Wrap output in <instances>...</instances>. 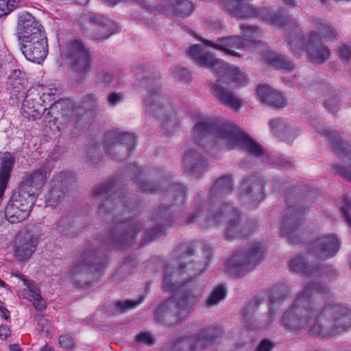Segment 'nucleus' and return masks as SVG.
<instances>
[{"instance_id":"32","label":"nucleus","mask_w":351,"mask_h":351,"mask_svg":"<svg viewBox=\"0 0 351 351\" xmlns=\"http://www.w3.org/2000/svg\"><path fill=\"white\" fill-rule=\"evenodd\" d=\"M221 334V330L214 327L204 330L199 334V346L206 347L208 344Z\"/></svg>"},{"instance_id":"52","label":"nucleus","mask_w":351,"mask_h":351,"mask_svg":"<svg viewBox=\"0 0 351 351\" xmlns=\"http://www.w3.org/2000/svg\"><path fill=\"white\" fill-rule=\"evenodd\" d=\"M113 80V75L110 72H105L100 74L98 77L97 82L104 86L110 85Z\"/></svg>"},{"instance_id":"23","label":"nucleus","mask_w":351,"mask_h":351,"mask_svg":"<svg viewBox=\"0 0 351 351\" xmlns=\"http://www.w3.org/2000/svg\"><path fill=\"white\" fill-rule=\"evenodd\" d=\"M256 92L263 102L269 106L280 108L285 105V100L281 94L268 86H259Z\"/></svg>"},{"instance_id":"28","label":"nucleus","mask_w":351,"mask_h":351,"mask_svg":"<svg viewBox=\"0 0 351 351\" xmlns=\"http://www.w3.org/2000/svg\"><path fill=\"white\" fill-rule=\"evenodd\" d=\"M193 10L192 3L187 0H173L168 7V10L175 15H189Z\"/></svg>"},{"instance_id":"1","label":"nucleus","mask_w":351,"mask_h":351,"mask_svg":"<svg viewBox=\"0 0 351 351\" xmlns=\"http://www.w3.org/2000/svg\"><path fill=\"white\" fill-rule=\"evenodd\" d=\"M187 266L186 263H181L179 268L168 267L165 271L164 291L177 292L156 309L154 317L158 322L173 324L195 308L196 275L189 278L191 268Z\"/></svg>"},{"instance_id":"9","label":"nucleus","mask_w":351,"mask_h":351,"mask_svg":"<svg viewBox=\"0 0 351 351\" xmlns=\"http://www.w3.org/2000/svg\"><path fill=\"white\" fill-rule=\"evenodd\" d=\"M64 53L67 61L77 73H86L90 71V53L81 40H72L66 47Z\"/></svg>"},{"instance_id":"24","label":"nucleus","mask_w":351,"mask_h":351,"mask_svg":"<svg viewBox=\"0 0 351 351\" xmlns=\"http://www.w3.org/2000/svg\"><path fill=\"white\" fill-rule=\"evenodd\" d=\"M197 343L196 335L173 339L168 346L169 351H195Z\"/></svg>"},{"instance_id":"22","label":"nucleus","mask_w":351,"mask_h":351,"mask_svg":"<svg viewBox=\"0 0 351 351\" xmlns=\"http://www.w3.org/2000/svg\"><path fill=\"white\" fill-rule=\"evenodd\" d=\"M141 225L137 221H129L121 225V232L112 239L121 246H127L132 243L137 233L141 230Z\"/></svg>"},{"instance_id":"36","label":"nucleus","mask_w":351,"mask_h":351,"mask_svg":"<svg viewBox=\"0 0 351 351\" xmlns=\"http://www.w3.org/2000/svg\"><path fill=\"white\" fill-rule=\"evenodd\" d=\"M232 189V178L229 176H222L216 180L213 190L215 192L220 191L230 193Z\"/></svg>"},{"instance_id":"17","label":"nucleus","mask_w":351,"mask_h":351,"mask_svg":"<svg viewBox=\"0 0 351 351\" xmlns=\"http://www.w3.org/2000/svg\"><path fill=\"white\" fill-rule=\"evenodd\" d=\"M145 108L147 113L156 117L173 112V106L167 97L158 88L150 90L145 99Z\"/></svg>"},{"instance_id":"57","label":"nucleus","mask_w":351,"mask_h":351,"mask_svg":"<svg viewBox=\"0 0 351 351\" xmlns=\"http://www.w3.org/2000/svg\"><path fill=\"white\" fill-rule=\"evenodd\" d=\"M188 56L191 59L195 62H197V45H193L190 47L188 51Z\"/></svg>"},{"instance_id":"12","label":"nucleus","mask_w":351,"mask_h":351,"mask_svg":"<svg viewBox=\"0 0 351 351\" xmlns=\"http://www.w3.org/2000/svg\"><path fill=\"white\" fill-rule=\"evenodd\" d=\"M85 20L89 23L91 35L96 40L108 38L119 31L112 21L101 14L88 13L85 16Z\"/></svg>"},{"instance_id":"27","label":"nucleus","mask_w":351,"mask_h":351,"mask_svg":"<svg viewBox=\"0 0 351 351\" xmlns=\"http://www.w3.org/2000/svg\"><path fill=\"white\" fill-rule=\"evenodd\" d=\"M339 311L342 312V317L338 316L336 317L335 319L340 321L339 324L341 322L346 324V325L342 326V329L345 330L351 326V311H348L347 308H342L340 306H335L333 308L325 306L321 312L320 315H326L327 314L333 315L335 313H338Z\"/></svg>"},{"instance_id":"13","label":"nucleus","mask_w":351,"mask_h":351,"mask_svg":"<svg viewBox=\"0 0 351 351\" xmlns=\"http://www.w3.org/2000/svg\"><path fill=\"white\" fill-rule=\"evenodd\" d=\"M324 134L330 140L336 154L339 158L344 159L348 167L346 169L337 166L335 167L336 173L339 174L346 180L351 182V149L348 145L343 143L339 137V133L336 131H326Z\"/></svg>"},{"instance_id":"42","label":"nucleus","mask_w":351,"mask_h":351,"mask_svg":"<svg viewBox=\"0 0 351 351\" xmlns=\"http://www.w3.org/2000/svg\"><path fill=\"white\" fill-rule=\"evenodd\" d=\"M287 293L288 291H287V288L285 285H280L275 287L272 289V297L271 299V302L274 303L278 300H283L285 298H286Z\"/></svg>"},{"instance_id":"11","label":"nucleus","mask_w":351,"mask_h":351,"mask_svg":"<svg viewBox=\"0 0 351 351\" xmlns=\"http://www.w3.org/2000/svg\"><path fill=\"white\" fill-rule=\"evenodd\" d=\"M38 243V237L29 228L21 230L17 234L15 245L14 254L19 261L29 258L36 250Z\"/></svg>"},{"instance_id":"54","label":"nucleus","mask_w":351,"mask_h":351,"mask_svg":"<svg viewBox=\"0 0 351 351\" xmlns=\"http://www.w3.org/2000/svg\"><path fill=\"white\" fill-rule=\"evenodd\" d=\"M138 184L141 189L145 192L152 193L157 189L156 184L154 183H150L145 181H140Z\"/></svg>"},{"instance_id":"43","label":"nucleus","mask_w":351,"mask_h":351,"mask_svg":"<svg viewBox=\"0 0 351 351\" xmlns=\"http://www.w3.org/2000/svg\"><path fill=\"white\" fill-rule=\"evenodd\" d=\"M166 228L164 226H157L152 228L150 230H148L145 233V239L146 241H152L160 236H162L165 234Z\"/></svg>"},{"instance_id":"8","label":"nucleus","mask_w":351,"mask_h":351,"mask_svg":"<svg viewBox=\"0 0 351 351\" xmlns=\"http://www.w3.org/2000/svg\"><path fill=\"white\" fill-rule=\"evenodd\" d=\"M106 262L97 247L88 243L76 265L71 269V274L75 278L86 276L89 272L99 271L105 267Z\"/></svg>"},{"instance_id":"59","label":"nucleus","mask_w":351,"mask_h":351,"mask_svg":"<svg viewBox=\"0 0 351 351\" xmlns=\"http://www.w3.org/2000/svg\"><path fill=\"white\" fill-rule=\"evenodd\" d=\"M10 330L6 325L0 326V337L3 339H7L10 335Z\"/></svg>"},{"instance_id":"44","label":"nucleus","mask_w":351,"mask_h":351,"mask_svg":"<svg viewBox=\"0 0 351 351\" xmlns=\"http://www.w3.org/2000/svg\"><path fill=\"white\" fill-rule=\"evenodd\" d=\"M16 7L15 0H0V17L9 14Z\"/></svg>"},{"instance_id":"35","label":"nucleus","mask_w":351,"mask_h":351,"mask_svg":"<svg viewBox=\"0 0 351 351\" xmlns=\"http://www.w3.org/2000/svg\"><path fill=\"white\" fill-rule=\"evenodd\" d=\"M143 297H140L135 300H120L115 304V311L117 313H123L125 311L136 308L143 301Z\"/></svg>"},{"instance_id":"33","label":"nucleus","mask_w":351,"mask_h":351,"mask_svg":"<svg viewBox=\"0 0 351 351\" xmlns=\"http://www.w3.org/2000/svg\"><path fill=\"white\" fill-rule=\"evenodd\" d=\"M289 268L293 271L302 272L306 275H311L315 272V268L306 265L304 259L300 256L294 258L290 262Z\"/></svg>"},{"instance_id":"38","label":"nucleus","mask_w":351,"mask_h":351,"mask_svg":"<svg viewBox=\"0 0 351 351\" xmlns=\"http://www.w3.org/2000/svg\"><path fill=\"white\" fill-rule=\"evenodd\" d=\"M197 153L195 150H189L184 155V166L188 173H193L197 166Z\"/></svg>"},{"instance_id":"5","label":"nucleus","mask_w":351,"mask_h":351,"mask_svg":"<svg viewBox=\"0 0 351 351\" xmlns=\"http://www.w3.org/2000/svg\"><path fill=\"white\" fill-rule=\"evenodd\" d=\"M223 6L234 16L239 18L245 19L256 15H262L263 17L271 24L278 26L289 27H298V24L294 19H289L284 16H277L267 9H263L260 11L250 6L245 5L239 0H221Z\"/></svg>"},{"instance_id":"51","label":"nucleus","mask_w":351,"mask_h":351,"mask_svg":"<svg viewBox=\"0 0 351 351\" xmlns=\"http://www.w3.org/2000/svg\"><path fill=\"white\" fill-rule=\"evenodd\" d=\"M339 56L343 62H348L351 57V49L345 45L339 47Z\"/></svg>"},{"instance_id":"53","label":"nucleus","mask_w":351,"mask_h":351,"mask_svg":"<svg viewBox=\"0 0 351 351\" xmlns=\"http://www.w3.org/2000/svg\"><path fill=\"white\" fill-rule=\"evenodd\" d=\"M169 217L170 214L167 212V207L165 206H161L156 211L155 219L167 221Z\"/></svg>"},{"instance_id":"25","label":"nucleus","mask_w":351,"mask_h":351,"mask_svg":"<svg viewBox=\"0 0 351 351\" xmlns=\"http://www.w3.org/2000/svg\"><path fill=\"white\" fill-rule=\"evenodd\" d=\"M19 277L24 282V284L29 289L26 293L27 298L33 302L36 310L40 311H43L46 308V304L42 298L35 283L25 279L23 276H19Z\"/></svg>"},{"instance_id":"60","label":"nucleus","mask_w":351,"mask_h":351,"mask_svg":"<svg viewBox=\"0 0 351 351\" xmlns=\"http://www.w3.org/2000/svg\"><path fill=\"white\" fill-rule=\"evenodd\" d=\"M58 92V89L56 88H46L42 93V99H45L47 97L55 95Z\"/></svg>"},{"instance_id":"21","label":"nucleus","mask_w":351,"mask_h":351,"mask_svg":"<svg viewBox=\"0 0 351 351\" xmlns=\"http://www.w3.org/2000/svg\"><path fill=\"white\" fill-rule=\"evenodd\" d=\"M75 182L74 176L69 173H60L53 180V187L50 191L49 202L58 204L64 198V192L69 190Z\"/></svg>"},{"instance_id":"7","label":"nucleus","mask_w":351,"mask_h":351,"mask_svg":"<svg viewBox=\"0 0 351 351\" xmlns=\"http://www.w3.org/2000/svg\"><path fill=\"white\" fill-rule=\"evenodd\" d=\"M36 200L21 191H14L5 208V217L11 223L24 221L29 215Z\"/></svg>"},{"instance_id":"61","label":"nucleus","mask_w":351,"mask_h":351,"mask_svg":"<svg viewBox=\"0 0 351 351\" xmlns=\"http://www.w3.org/2000/svg\"><path fill=\"white\" fill-rule=\"evenodd\" d=\"M35 319L38 322V324L42 327V330H44L45 326L48 325V321L42 315L37 314L35 316Z\"/></svg>"},{"instance_id":"37","label":"nucleus","mask_w":351,"mask_h":351,"mask_svg":"<svg viewBox=\"0 0 351 351\" xmlns=\"http://www.w3.org/2000/svg\"><path fill=\"white\" fill-rule=\"evenodd\" d=\"M226 295V291L225 288L222 285L217 286L206 300L207 306L210 307L217 304L225 298Z\"/></svg>"},{"instance_id":"50","label":"nucleus","mask_w":351,"mask_h":351,"mask_svg":"<svg viewBox=\"0 0 351 351\" xmlns=\"http://www.w3.org/2000/svg\"><path fill=\"white\" fill-rule=\"evenodd\" d=\"M202 257L204 258L203 261H202V264L204 265V267H203V270L205 269V267H207L208 263H209V261L212 256V254H213V251H212V249L206 245H204L202 247Z\"/></svg>"},{"instance_id":"15","label":"nucleus","mask_w":351,"mask_h":351,"mask_svg":"<svg viewBox=\"0 0 351 351\" xmlns=\"http://www.w3.org/2000/svg\"><path fill=\"white\" fill-rule=\"evenodd\" d=\"M45 103V99H42L40 91L37 88H30L21 106L23 116L29 119H39L47 108Z\"/></svg>"},{"instance_id":"47","label":"nucleus","mask_w":351,"mask_h":351,"mask_svg":"<svg viewBox=\"0 0 351 351\" xmlns=\"http://www.w3.org/2000/svg\"><path fill=\"white\" fill-rule=\"evenodd\" d=\"M110 189H111L110 183L104 184L97 187H95L93 189V194H94V195H95L97 197L101 196L102 197H106V196L109 193Z\"/></svg>"},{"instance_id":"20","label":"nucleus","mask_w":351,"mask_h":351,"mask_svg":"<svg viewBox=\"0 0 351 351\" xmlns=\"http://www.w3.org/2000/svg\"><path fill=\"white\" fill-rule=\"evenodd\" d=\"M339 241L335 235H328L315 240L310 247V253L319 258L333 256L339 250Z\"/></svg>"},{"instance_id":"41","label":"nucleus","mask_w":351,"mask_h":351,"mask_svg":"<svg viewBox=\"0 0 351 351\" xmlns=\"http://www.w3.org/2000/svg\"><path fill=\"white\" fill-rule=\"evenodd\" d=\"M122 200L119 199L116 201L115 197L110 195L107 199H106L99 206V210L101 213H109L110 209L113 210L112 206H118V204H122Z\"/></svg>"},{"instance_id":"19","label":"nucleus","mask_w":351,"mask_h":351,"mask_svg":"<svg viewBox=\"0 0 351 351\" xmlns=\"http://www.w3.org/2000/svg\"><path fill=\"white\" fill-rule=\"evenodd\" d=\"M199 41L202 42L206 45L211 46L214 49L223 51L226 54H230L234 56H239V54L234 51V49L249 48L252 44L255 45V42L244 39L240 36H231L221 38L219 40V43L216 44L199 36Z\"/></svg>"},{"instance_id":"34","label":"nucleus","mask_w":351,"mask_h":351,"mask_svg":"<svg viewBox=\"0 0 351 351\" xmlns=\"http://www.w3.org/2000/svg\"><path fill=\"white\" fill-rule=\"evenodd\" d=\"M164 128L169 133H171L178 128V123L174 115V110L170 114L164 113L163 116L157 117Z\"/></svg>"},{"instance_id":"4","label":"nucleus","mask_w":351,"mask_h":351,"mask_svg":"<svg viewBox=\"0 0 351 351\" xmlns=\"http://www.w3.org/2000/svg\"><path fill=\"white\" fill-rule=\"evenodd\" d=\"M198 127L199 135L210 134L224 140L228 149L238 147L255 156H260L263 153V147L258 143L231 123L220 124L199 117Z\"/></svg>"},{"instance_id":"58","label":"nucleus","mask_w":351,"mask_h":351,"mask_svg":"<svg viewBox=\"0 0 351 351\" xmlns=\"http://www.w3.org/2000/svg\"><path fill=\"white\" fill-rule=\"evenodd\" d=\"M195 252L194 246L191 244H187L185 249L183 250V257L184 258H189L193 255Z\"/></svg>"},{"instance_id":"3","label":"nucleus","mask_w":351,"mask_h":351,"mask_svg":"<svg viewBox=\"0 0 351 351\" xmlns=\"http://www.w3.org/2000/svg\"><path fill=\"white\" fill-rule=\"evenodd\" d=\"M313 29L310 32L306 41L300 38L289 36L288 43L291 50L297 55L304 51V48L308 57L313 62L322 64L330 56V50L320 43L322 38L333 40L338 35V32L326 20L315 19L311 21Z\"/></svg>"},{"instance_id":"55","label":"nucleus","mask_w":351,"mask_h":351,"mask_svg":"<svg viewBox=\"0 0 351 351\" xmlns=\"http://www.w3.org/2000/svg\"><path fill=\"white\" fill-rule=\"evenodd\" d=\"M241 29L245 33V36L251 37L250 34H254L255 36L261 35V32L255 27L243 25L241 26Z\"/></svg>"},{"instance_id":"2","label":"nucleus","mask_w":351,"mask_h":351,"mask_svg":"<svg viewBox=\"0 0 351 351\" xmlns=\"http://www.w3.org/2000/svg\"><path fill=\"white\" fill-rule=\"evenodd\" d=\"M199 64L214 67L217 77V83L212 85L213 94L216 96L220 102L229 108L237 110L241 106V99L235 97L231 92L226 90L222 84L230 85L235 84L234 86H241L246 84L245 75L237 68H231L225 64L211 54L200 55L199 53Z\"/></svg>"},{"instance_id":"6","label":"nucleus","mask_w":351,"mask_h":351,"mask_svg":"<svg viewBox=\"0 0 351 351\" xmlns=\"http://www.w3.org/2000/svg\"><path fill=\"white\" fill-rule=\"evenodd\" d=\"M263 247L254 244L247 254L235 253L227 262V269L236 278L251 271L263 259Z\"/></svg>"},{"instance_id":"39","label":"nucleus","mask_w":351,"mask_h":351,"mask_svg":"<svg viewBox=\"0 0 351 351\" xmlns=\"http://www.w3.org/2000/svg\"><path fill=\"white\" fill-rule=\"evenodd\" d=\"M8 80L10 84L14 88H19L21 86H23L27 82L25 73L20 69H15L9 75Z\"/></svg>"},{"instance_id":"63","label":"nucleus","mask_w":351,"mask_h":351,"mask_svg":"<svg viewBox=\"0 0 351 351\" xmlns=\"http://www.w3.org/2000/svg\"><path fill=\"white\" fill-rule=\"evenodd\" d=\"M320 315H318L317 313H315L314 311L312 312V314L311 315L309 316V319L307 320V322H306V320H304L303 322H305V325L307 324V323H311V322H317L318 321V319L317 317H319Z\"/></svg>"},{"instance_id":"30","label":"nucleus","mask_w":351,"mask_h":351,"mask_svg":"<svg viewBox=\"0 0 351 351\" xmlns=\"http://www.w3.org/2000/svg\"><path fill=\"white\" fill-rule=\"evenodd\" d=\"M222 213H224L225 215H227L228 218L230 219L228 221V228L227 231V236L233 237L236 233H237V230L239 229L237 227V221H238L239 213L236 210H234L229 205H224L223 206Z\"/></svg>"},{"instance_id":"18","label":"nucleus","mask_w":351,"mask_h":351,"mask_svg":"<svg viewBox=\"0 0 351 351\" xmlns=\"http://www.w3.org/2000/svg\"><path fill=\"white\" fill-rule=\"evenodd\" d=\"M21 50L27 60L40 64L45 59L48 53L47 37L22 42Z\"/></svg>"},{"instance_id":"45","label":"nucleus","mask_w":351,"mask_h":351,"mask_svg":"<svg viewBox=\"0 0 351 351\" xmlns=\"http://www.w3.org/2000/svg\"><path fill=\"white\" fill-rule=\"evenodd\" d=\"M289 212L291 215V218L287 219L285 221H283V226L285 227L287 225L291 224V223L293 225V229H295L298 226V223H295V221L298 219V216L300 215L301 212L300 210L294 208H289Z\"/></svg>"},{"instance_id":"49","label":"nucleus","mask_w":351,"mask_h":351,"mask_svg":"<svg viewBox=\"0 0 351 351\" xmlns=\"http://www.w3.org/2000/svg\"><path fill=\"white\" fill-rule=\"evenodd\" d=\"M59 344L60 347L65 350H71L74 346V342L73 339L67 335H63L60 337Z\"/></svg>"},{"instance_id":"56","label":"nucleus","mask_w":351,"mask_h":351,"mask_svg":"<svg viewBox=\"0 0 351 351\" xmlns=\"http://www.w3.org/2000/svg\"><path fill=\"white\" fill-rule=\"evenodd\" d=\"M273 344L268 340L262 341L257 347V351H270L272 348Z\"/></svg>"},{"instance_id":"62","label":"nucleus","mask_w":351,"mask_h":351,"mask_svg":"<svg viewBox=\"0 0 351 351\" xmlns=\"http://www.w3.org/2000/svg\"><path fill=\"white\" fill-rule=\"evenodd\" d=\"M96 96L94 94L88 95L84 97V100L90 103L88 106H93L96 101Z\"/></svg>"},{"instance_id":"16","label":"nucleus","mask_w":351,"mask_h":351,"mask_svg":"<svg viewBox=\"0 0 351 351\" xmlns=\"http://www.w3.org/2000/svg\"><path fill=\"white\" fill-rule=\"evenodd\" d=\"M18 32L21 43L46 37L39 23L28 12L23 13L19 16Z\"/></svg>"},{"instance_id":"29","label":"nucleus","mask_w":351,"mask_h":351,"mask_svg":"<svg viewBox=\"0 0 351 351\" xmlns=\"http://www.w3.org/2000/svg\"><path fill=\"white\" fill-rule=\"evenodd\" d=\"M326 291L327 289L321 286V285L313 282L306 287L304 291L298 296L295 300V304L300 305L301 304H304V303L308 304V299L310 296L313 295V293H317L322 294L324 293Z\"/></svg>"},{"instance_id":"10","label":"nucleus","mask_w":351,"mask_h":351,"mask_svg":"<svg viewBox=\"0 0 351 351\" xmlns=\"http://www.w3.org/2000/svg\"><path fill=\"white\" fill-rule=\"evenodd\" d=\"M51 169L46 165L36 169L23 177L18 190L33 197L36 200L40 190L49 177Z\"/></svg>"},{"instance_id":"31","label":"nucleus","mask_w":351,"mask_h":351,"mask_svg":"<svg viewBox=\"0 0 351 351\" xmlns=\"http://www.w3.org/2000/svg\"><path fill=\"white\" fill-rule=\"evenodd\" d=\"M168 197L173 199L171 206H180L184 204L186 198V191L184 187L178 184H175L171 186V191H168Z\"/></svg>"},{"instance_id":"46","label":"nucleus","mask_w":351,"mask_h":351,"mask_svg":"<svg viewBox=\"0 0 351 351\" xmlns=\"http://www.w3.org/2000/svg\"><path fill=\"white\" fill-rule=\"evenodd\" d=\"M136 340L138 342H141L148 346H152L155 343L154 336L149 332L140 333L136 336Z\"/></svg>"},{"instance_id":"64","label":"nucleus","mask_w":351,"mask_h":351,"mask_svg":"<svg viewBox=\"0 0 351 351\" xmlns=\"http://www.w3.org/2000/svg\"><path fill=\"white\" fill-rule=\"evenodd\" d=\"M66 222V220L65 219H60L58 222V226L60 228H61L62 230H67V229H69V224Z\"/></svg>"},{"instance_id":"14","label":"nucleus","mask_w":351,"mask_h":351,"mask_svg":"<svg viewBox=\"0 0 351 351\" xmlns=\"http://www.w3.org/2000/svg\"><path fill=\"white\" fill-rule=\"evenodd\" d=\"M112 145L107 143L106 149L110 154L117 160L125 158L129 156L136 144V138L130 133H114L112 134Z\"/></svg>"},{"instance_id":"26","label":"nucleus","mask_w":351,"mask_h":351,"mask_svg":"<svg viewBox=\"0 0 351 351\" xmlns=\"http://www.w3.org/2000/svg\"><path fill=\"white\" fill-rule=\"evenodd\" d=\"M263 58L267 64L278 69L291 71L294 68V65L289 60L274 51L265 53Z\"/></svg>"},{"instance_id":"40","label":"nucleus","mask_w":351,"mask_h":351,"mask_svg":"<svg viewBox=\"0 0 351 351\" xmlns=\"http://www.w3.org/2000/svg\"><path fill=\"white\" fill-rule=\"evenodd\" d=\"M171 73L173 77L179 81L184 82L191 80V73L185 68L174 66L171 69Z\"/></svg>"},{"instance_id":"48","label":"nucleus","mask_w":351,"mask_h":351,"mask_svg":"<svg viewBox=\"0 0 351 351\" xmlns=\"http://www.w3.org/2000/svg\"><path fill=\"white\" fill-rule=\"evenodd\" d=\"M124 95L121 93L112 92L108 95L107 101L109 105L116 106L123 100Z\"/></svg>"}]
</instances>
